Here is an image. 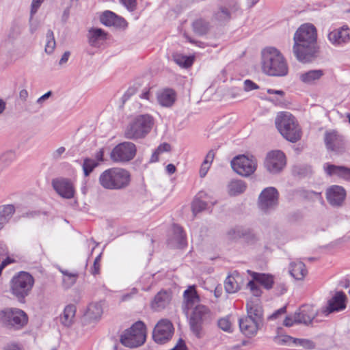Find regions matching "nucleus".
I'll use <instances>...</instances> for the list:
<instances>
[{
    "label": "nucleus",
    "mask_w": 350,
    "mask_h": 350,
    "mask_svg": "<svg viewBox=\"0 0 350 350\" xmlns=\"http://www.w3.org/2000/svg\"><path fill=\"white\" fill-rule=\"evenodd\" d=\"M286 165V157L280 150H273L267 153L264 165L271 174H278Z\"/></svg>",
    "instance_id": "obj_15"
},
{
    "label": "nucleus",
    "mask_w": 350,
    "mask_h": 350,
    "mask_svg": "<svg viewBox=\"0 0 350 350\" xmlns=\"http://www.w3.org/2000/svg\"><path fill=\"white\" fill-rule=\"evenodd\" d=\"M218 327L224 332L231 333L233 329L232 328V323L228 317H224L218 320Z\"/></svg>",
    "instance_id": "obj_47"
},
{
    "label": "nucleus",
    "mask_w": 350,
    "mask_h": 350,
    "mask_svg": "<svg viewBox=\"0 0 350 350\" xmlns=\"http://www.w3.org/2000/svg\"><path fill=\"white\" fill-rule=\"evenodd\" d=\"M98 165V163L94 159L85 158L83 159L82 168L85 176H88Z\"/></svg>",
    "instance_id": "obj_41"
},
{
    "label": "nucleus",
    "mask_w": 350,
    "mask_h": 350,
    "mask_svg": "<svg viewBox=\"0 0 350 350\" xmlns=\"http://www.w3.org/2000/svg\"><path fill=\"white\" fill-rule=\"evenodd\" d=\"M247 286L250 289L252 293L254 296L258 297L262 294V291L259 286L256 283L255 281L252 279V280L250 281L247 283Z\"/></svg>",
    "instance_id": "obj_48"
},
{
    "label": "nucleus",
    "mask_w": 350,
    "mask_h": 350,
    "mask_svg": "<svg viewBox=\"0 0 350 350\" xmlns=\"http://www.w3.org/2000/svg\"><path fill=\"white\" fill-rule=\"evenodd\" d=\"M214 157H215V152L213 150H211L207 153L203 163L210 165L211 164V163L213 162Z\"/></svg>",
    "instance_id": "obj_57"
},
{
    "label": "nucleus",
    "mask_w": 350,
    "mask_h": 350,
    "mask_svg": "<svg viewBox=\"0 0 350 350\" xmlns=\"http://www.w3.org/2000/svg\"><path fill=\"white\" fill-rule=\"evenodd\" d=\"M61 272L64 275L63 282L66 284L68 287L72 286L76 282L78 273H70L68 270H61Z\"/></svg>",
    "instance_id": "obj_44"
},
{
    "label": "nucleus",
    "mask_w": 350,
    "mask_h": 350,
    "mask_svg": "<svg viewBox=\"0 0 350 350\" xmlns=\"http://www.w3.org/2000/svg\"><path fill=\"white\" fill-rule=\"evenodd\" d=\"M199 198H196L192 202L191 208L192 211L194 215H196L198 213H200L207 208V203L201 200L200 198H202L205 193L203 192H200L198 193Z\"/></svg>",
    "instance_id": "obj_39"
},
{
    "label": "nucleus",
    "mask_w": 350,
    "mask_h": 350,
    "mask_svg": "<svg viewBox=\"0 0 350 350\" xmlns=\"http://www.w3.org/2000/svg\"><path fill=\"white\" fill-rule=\"evenodd\" d=\"M87 36L90 45L93 47H99L107 39V33L100 28H90Z\"/></svg>",
    "instance_id": "obj_23"
},
{
    "label": "nucleus",
    "mask_w": 350,
    "mask_h": 350,
    "mask_svg": "<svg viewBox=\"0 0 350 350\" xmlns=\"http://www.w3.org/2000/svg\"><path fill=\"white\" fill-rule=\"evenodd\" d=\"M279 201V193L273 187L264 189L260 193L258 199V206L260 210L265 213L274 211Z\"/></svg>",
    "instance_id": "obj_12"
},
{
    "label": "nucleus",
    "mask_w": 350,
    "mask_h": 350,
    "mask_svg": "<svg viewBox=\"0 0 350 350\" xmlns=\"http://www.w3.org/2000/svg\"><path fill=\"white\" fill-rule=\"evenodd\" d=\"M258 85L251 80L247 79L244 81V90L246 92L258 90Z\"/></svg>",
    "instance_id": "obj_53"
},
{
    "label": "nucleus",
    "mask_w": 350,
    "mask_h": 350,
    "mask_svg": "<svg viewBox=\"0 0 350 350\" xmlns=\"http://www.w3.org/2000/svg\"><path fill=\"white\" fill-rule=\"evenodd\" d=\"M193 29L198 35H204L209 29V23L202 18L195 21L192 24Z\"/></svg>",
    "instance_id": "obj_38"
},
{
    "label": "nucleus",
    "mask_w": 350,
    "mask_h": 350,
    "mask_svg": "<svg viewBox=\"0 0 350 350\" xmlns=\"http://www.w3.org/2000/svg\"><path fill=\"white\" fill-rule=\"evenodd\" d=\"M295 338H293L290 336H287V335H285V336H277V337H275V341L279 344H286V343H290V342H293V339H295Z\"/></svg>",
    "instance_id": "obj_52"
},
{
    "label": "nucleus",
    "mask_w": 350,
    "mask_h": 350,
    "mask_svg": "<svg viewBox=\"0 0 350 350\" xmlns=\"http://www.w3.org/2000/svg\"><path fill=\"white\" fill-rule=\"evenodd\" d=\"M317 40V29L313 25L304 24L297 29L293 52L299 62L308 63L317 58L319 52Z\"/></svg>",
    "instance_id": "obj_1"
},
{
    "label": "nucleus",
    "mask_w": 350,
    "mask_h": 350,
    "mask_svg": "<svg viewBox=\"0 0 350 350\" xmlns=\"http://www.w3.org/2000/svg\"><path fill=\"white\" fill-rule=\"evenodd\" d=\"M70 55V53L69 51L64 52V53L62 55V58L60 59V60L59 62V64L63 65V64H66L68 60Z\"/></svg>",
    "instance_id": "obj_62"
},
{
    "label": "nucleus",
    "mask_w": 350,
    "mask_h": 350,
    "mask_svg": "<svg viewBox=\"0 0 350 350\" xmlns=\"http://www.w3.org/2000/svg\"><path fill=\"white\" fill-rule=\"evenodd\" d=\"M324 170L329 176H337L346 180L350 181V168L326 163L324 165Z\"/></svg>",
    "instance_id": "obj_25"
},
{
    "label": "nucleus",
    "mask_w": 350,
    "mask_h": 350,
    "mask_svg": "<svg viewBox=\"0 0 350 350\" xmlns=\"http://www.w3.org/2000/svg\"><path fill=\"white\" fill-rule=\"evenodd\" d=\"M317 312L313 306L310 305H304L294 314V321L296 323H303L308 325L315 318Z\"/></svg>",
    "instance_id": "obj_20"
},
{
    "label": "nucleus",
    "mask_w": 350,
    "mask_h": 350,
    "mask_svg": "<svg viewBox=\"0 0 350 350\" xmlns=\"http://www.w3.org/2000/svg\"><path fill=\"white\" fill-rule=\"evenodd\" d=\"M275 291H276V293L278 295H283L287 291L286 284L283 282L278 283L275 286Z\"/></svg>",
    "instance_id": "obj_56"
},
{
    "label": "nucleus",
    "mask_w": 350,
    "mask_h": 350,
    "mask_svg": "<svg viewBox=\"0 0 350 350\" xmlns=\"http://www.w3.org/2000/svg\"><path fill=\"white\" fill-rule=\"evenodd\" d=\"M349 29L343 26L339 29H334L328 34V40L334 45L346 44L350 40Z\"/></svg>",
    "instance_id": "obj_22"
},
{
    "label": "nucleus",
    "mask_w": 350,
    "mask_h": 350,
    "mask_svg": "<svg viewBox=\"0 0 350 350\" xmlns=\"http://www.w3.org/2000/svg\"><path fill=\"white\" fill-rule=\"evenodd\" d=\"M54 190L62 198L71 199L74 197L75 190L70 180L65 178H55L52 180Z\"/></svg>",
    "instance_id": "obj_17"
},
{
    "label": "nucleus",
    "mask_w": 350,
    "mask_h": 350,
    "mask_svg": "<svg viewBox=\"0 0 350 350\" xmlns=\"http://www.w3.org/2000/svg\"><path fill=\"white\" fill-rule=\"evenodd\" d=\"M252 279L256 282L262 285L265 289L270 290L274 284V278L271 274L262 273L248 271Z\"/></svg>",
    "instance_id": "obj_29"
},
{
    "label": "nucleus",
    "mask_w": 350,
    "mask_h": 350,
    "mask_svg": "<svg viewBox=\"0 0 350 350\" xmlns=\"http://www.w3.org/2000/svg\"><path fill=\"white\" fill-rule=\"evenodd\" d=\"M146 338V327L141 321L135 322L129 329H127L121 335V343L129 348L137 347L142 345Z\"/></svg>",
    "instance_id": "obj_8"
},
{
    "label": "nucleus",
    "mask_w": 350,
    "mask_h": 350,
    "mask_svg": "<svg viewBox=\"0 0 350 350\" xmlns=\"http://www.w3.org/2000/svg\"><path fill=\"white\" fill-rule=\"evenodd\" d=\"M294 323H296L295 321H294V317H291L290 316H287L284 321V325H285L286 327H291Z\"/></svg>",
    "instance_id": "obj_61"
},
{
    "label": "nucleus",
    "mask_w": 350,
    "mask_h": 350,
    "mask_svg": "<svg viewBox=\"0 0 350 350\" xmlns=\"http://www.w3.org/2000/svg\"><path fill=\"white\" fill-rule=\"evenodd\" d=\"M137 152L136 146L130 142L116 145L111 152V159L116 163H125L132 160Z\"/></svg>",
    "instance_id": "obj_13"
},
{
    "label": "nucleus",
    "mask_w": 350,
    "mask_h": 350,
    "mask_svg": "<svg viewBox=\"0 0 350 350\" xmlns=\"http://www.w3.org/2000/svg\"><path fill=\"white\" fill-rule=\"evenodd\" d=\"M241 238L244 239L248 243H253L257 240L256 234L253 230L249 228L242 227L241 230Z\"/></svg>",
    "instance_id": "obj_46"
},
{
    "label": "nucleus",
    "mask_w": 350,
    "mask_h": 350,
    "mask_svg": "<svg viewBox=\"0 0 350 350\" xmlns=\"http://www.w3.org/2000/svg\"><path fill=\"white\" fill-rule=\"evenodd\" d=\"M171 294L167 291H161L155 296L152 301L151 306L155 310L164 309L170 302Z\"/></svg>",
    "instance_id": "obj_27"
},
{
    "label": "nucleus",
    "mask_w": 350,
    "mask_h": 350,
    "mask_svg": "<svg viewBox=\"0 0 350 350\" xmlns=\"http://www.w3.org/2000/svg\"><path fill=\"white\" fill-rule=\"evenodd\" d=\"M346 301L345 294L342 291H338L327 301V306L321 308V312L328 316L333 312L342 311L346 308Z\"/></svg>",
    "instance_id": "obj_16"
},
{
    "label": "nucleus",
    "mask_w": 350,
    "mask_h": 350,
    "mask_svg": "<svg viewBox=\"0 0 350 350\" xmlns=\"http://www.w3.org/2000/svg\"><path fill=\"white\" fill-rule=\"evenodd\" d=\"M212 321L211 311L207 306L202 304H198L194 307L188 317L190 331L198 339L204 337L206 327Z\"/></svg>",
    "instance_id": "obj_5"
},
{
    "label": "nucleus",
    "mask_w": 350,
    "mask_h": 350,
    "mask_svg": "<svg viewBox=\"0 0 350 350\" xmlns=\"http://www.w3.org/2000/svg\"><path fill=\"white\" fill-rule=\"evenodd\" d=\"M177 94L172 88H163L157 93L158 103L164 107H171L176 100Z\"/></svg>",
    "instance_id": "obj_21"
},
{
    "label": "nucleus",
    "mask_w": 350,
    "mask_h": 350,
    "mask_svg": "<svg viewBox=\"0 0 350 350\" xmlns=\"http://www.w3.org/2000/svg\"><path fill=\"white\" fill-rule=\"evenodd\" d=\"M241 226H237L234 228L230 229L228 232L227 235L228 238L232 240L241 238Z\"/></svg>",
    "instance_id": "obj_49"
},
{
    "label": "nucleus",
    "mask_w": 350,
    "mask_h": 350,
    "mask_svg": "<svg viewBox=\"0 0 350 350\" xmlns=\"http://www.w3.org/2000/svg\"><path fill=\"white\" fill-rule=\"evenodd\" d=\"M16 212L12 204L0 205V231L10 221Z\"/></svg>",
    "instance_id": "obj_26"
},
{
    "label": "nucleus",
    "mask_w": 350,
    "mask_h": 350,
    "mask_svg": "<svg viewBox=\"0 0 350 350\" xmlns=\"http://www.w3.org/2000/svg\"><path fill=\"white\" fill-rule=\"evenodd\" d=\"M0 320L5 327L18 329L27 324L28 318L21 309L8 308L0 312Z\"/></svg>",
    "instance_id": "obj_9"
},
{
    "label": "nucleus",
    "mask_w": 350,
    "mask_h": 350,
    "mask_svg": "<svg viewBox=\"0 0 350 350\" xmlns=\"http://www.w3.org/2000/svg\"><path fill=\"white\" fill-rule=\"evenodd\" d=\"M346 197L345 189L338 185H332L327 189L326 198L327 202L332 206L338 207L342 206Z\"/></svg>",
    "instance_id": "obj_18"
},
{
    "label": "nucleus",
    "mask_w": 350,
    "mask_h": 350,
    "mask_svg": "<svg viewBox=\"0 0 350 350\" xmlns=\"http://www.w3.org/2000/svg\"><path fill=\"white\" fill-rule=\"evenodd\" d=\"M16 154L14 150H9L0 154V173L11 165L16 159Z\"/></svg>",
    "instance_id": "obj_35"
},
{
    "label": "nucleus",
    "mask_w": 350,
    "mask_h": 350,
    "mask_svg": "<svg viewBox=\"0 0 350 350\" xmlns=\"http://www.w3.org/2000/svg\"><path fill=\"white\" fill-rule=\"evenodd\" d=\"M19 97L23 101H25L28 97V92L23 89L19 92Z\"/></svg>",
    "instance_id": "obj_64"
},
{
    "label": "nucleus",
    "mask_w": 350,
    "mask_h": 350,
    "mask_svg": "<svg viewBox=\"0 0 350 350\" xmlns=\"http://www.w3.org/2000/svg\"><path fill=\"white\" fill-rule=\"evenodd\" d=\"M289 273L295 280H301L307 274V269L302 262H292L290 263Z\"/></svg>",
    "instance_id": "obj_31"
},
{
    "label": "nucleus",
    "mask_w": 350,
    "mask_h": 350,
    "mask_svg": "<svg viewBox=\"0 0 350 350\" xmlns=\"http://www.w3.org/2000/svg\"><path fill=\"white\" fill-rule=\"evenodd\" d=\"M323 75L324 71L323 70H310L300 74L299 79L304 83L312 85L318 81Z\"/></svg>",
    "instance_id": "obj_30"
},
{
    "label": "nucleus",
    "mask_w": 350,
    "mask_h": 350,
    "mask_svg": "<svg viewBox=\"0 0 350 350\" xmlns=\"http://www.w3.org/2000/svg\"><path fill=\"white\" fill-rule=\"evenodd\" d=\"M281 135L291 142H296L301 136V129L295 118L288 112L280 113L275 120Z\"/></svg>",
    "instance_id": "obj_7"
},
{
    "label": "nucleus",
    "mask_w": 350,
    "mask_h": 350,
    "mask_svg": "<svg viewBox=\"0 0 350 350\" xmlns=\"http://www.w3.org/2000/svg\"><path fill=\"white\" fill-rule=\"evenodd\" d=\"M293 344L307 350L314 349L316 347V344L312 340L306 338H295Z\"/></svg>",
    "instance_id": "obj_43"
},
{
    "label": "nucleus",
    "mask_w": 350,
    "mask_h": 350,
    "mask_svg": "<svg viewBox=\"0 0 350 350\" xmlns=\"http://www.w3.org/2000/svg\"><path fill=\"white\" fill-rule=\"evenodd\" d=\"M174 239L179 247L186 245V237L182 227L177 224L173 225Z\"/></svg>",
    "instance_id": "obj_37"
},
{
    "label": "nucleus",
    "mask_w": 350,
    "mask_h": 350,
    "mask_svg": "<svg viewBox=\"0 0 350 350\" xmlns=\"http://www.w3.org/2000/svg\"><path fill=\"white\" fill-rule=\"evenodd\" d=\"M228 189L230 196H235L243 193L246 190L247 184L242 180L234 179L229 183Z\"/></svg>",
    "instance_id": "obj_33"
},
{
    "label": "nucleus",
    "mask_w": 350,
    "mask_h": 350,
    "mask_svg": "<svg viewBox=\"0 0 350 350\" xmlns=\"http://www.w3.org/2000/svg\"><path fill=\"white\" fill-rule=\"evenodd\" d=\"M76 307L75 305L70 304L65 307L63 314L60 317L61 323L66 326H70L75 317Z\"/></svg>",
    "instance_id": "obj_32"
},
{
    "label": "nucleus",
    "mask_w": 350,
    "mask_h": 350,
    "mask_svg": "<svg viewBox=\"0 0 350 350\" xmlns=\"http://www.w3.org/2000/svg\"><path fill=\"white\" fill-rule=\"evenodd\" d=\"M3 350H21V348L18 345L12 343L5 346Z\"/></svg>",
    "instance_id": "obj_63"
},
{
    "label": "nucleus",
    "mask_w": 350,
    "mask_h": 350,
    "mask_svg": "<svg viewBox=\"0 0 350 350\" xmlns=\"http://www.w3.org/2000/svg\"><path fill=\"white\" fill-rule=\"evenodd\" d=\"M34 279L27 272L21 271L12 280V292L18 299H24L31 291Z\"/></svg>",
    "instance_id": "obj_10"
},
{
    "label": "nucleus",
    "mask_w": 350,
    "mask_h": 350,
    "mask_svg": "<svg viewBox=\"0 0 350 350\" xmlns=\"http://www.w3.org/2000/svg\"><path fill=\"white\" fill-rule=\"evenodd\" d=\"M120 1L130 12H133L136 9V0H120Z\"/></svg>",
    "instance_id": "obj_50"
},
{
    "label": "nucleus",
    "mask_w": 350,
    "mask_h": 350,
    "mask_svg": "<svg viewBox=\"0 0 350 350\" xmlns=\"http://www.w3.org/2000/svg\"><path fill=\"white\" fill-rule=\"evenodd\" d=\"M247 315L239 319L241 332L247 338L255 336L264 325L262 306L258 299H251L246 304Z\"/></svg>",
    "instance_id": "obj_2"
},
{
    "label": "nucleus",
    "mask_w": 350,
    "mask_h": 350,
    "mask_svg": "<svg viewBox=\"0 0 350 350\" xmlns=\"http://www.w3.org/2000/svg\"><path fill=\"white\" fill-rule=\"evenodd\" d=\"M130 172L121 167H111L103 172L98 178L99 184L105 189L121 190L131 183Z\"/></svg>",
    "instance_id": "obj_4"
},
{
    "label": "nucleus",
    "mask_w": 350,
    "mask_h": 350,
    "mask_svg": "<svg viewBox=\"0 0 350 350\" xmlns=\"http://www.w3.org/2000/svg\"><path fill=\"white\" fill-rule=\"evenodd\" d=\"M102 314L101 305L99 303H92L88 306L85 316L89 320H97L101 317Z\"/></svg>",
    "instance_id": "obj_34"
},
{
    "label": "nucleus",
    "mask_w": 350,
    "mask_h": 350,
    "mask_svg": "<svg viewBox=\"0 0 350 350\" xmlns=\"http://www.w3.org/2000/svg\"><path fill=\"white\" fill-rule=\"evenodd\" d=\"M241 277L237 272L228 275L224 281V288L228 293H235L241 289Z\"/></svg>",
    "instance_id": "obj_28"
},
{
    "label": "nucleus",
    "mask_w": 350,
    "mask_h": 350,
    "mask_svg": "<svg viewBox=\"0 0 350 350\" xmlns=\"http://www.w3.org/2000/svg\"><path fill=\"white\" fill-rule=\"evenodd\" d=\"M231 18V14L228 8L221 6L213 14V18L218 22H227Z\"/></svg>",
    "instance_id": "obj_40"
},
{
    "label": "nucleus",
    "mask_w": 350,
    "mask_h": 350,
    "mask_svg": "<svg viewBox=\"0 0 350 350\" xmlns=\"http://www.w3.org/2000/svg\"><path fill=\"white\" fill-rule=\"evenodd\" d=\"M156 150L161 154L164 152L170 151L171 150V146L167 143H163L160 144Z\"/></svg>",
    "instance_id": "obj_59"
},
{
    "label": "nucleus",
    "mask_w": 350,
    "mask_h": 350,
    "mask_svg": "<svg viewBox=\"0 0 350 350\" xmlns=\"http://www.w3.org/2000/svg\"><path fill=\"white\" fill-rule=\"evenodd\" d=\"M174 327L167 319L160 320L155 325L152 332V338L158 344H165L172 337Z\"/></svg>",
    "instance_id": "obj_14"
},
{
    "label": "nucleus",
    "mask_w": 350,
    "mask_h": 350,
    "mask_svg": "<svg viewBox=\"0 0 350 350\" xmlns=\"http://www.w3.org/2000/svg\"><path fill=\"white\" fill-rule=\"evenodd\" d=\"M172 59L180 67L185 68L191 66L194 60L192 56H187L178 53L172 54Z\"/></svg>",
    "instance_id": "obj_36"
},
{
    "label": "nucleus",
    "mask_w": 350,
    "mask_h": 350,
    "mask_svg": "<svg viewBox=\"0 0 350 350\" xmlns=\"http://www.w3.org/2000/svg\"><path fill=\"white\" fill-rule=\"evenodd\" d=\"M344 137L336 131H327L325 134V143L327 149L336 150L343 145Z\"/></svg>",
    "instance_id": "obj_24"
},
{
    "label": "nucleus",
    "mask_w": 350,
    "mask_h": 350,
    "mask_svg": "<svg viewBox=\"0 0 350 350\" xmlns=\"http://www.w3.org/2000/svg\"><path fill=\"white\" fill-rule=\"evenodd\" d=\"M44 0H33L31 3V17L37 12Z\"/></svg>",
    "instance_id": "obj_55"
},
{
    "label": "nucleus",
    "mask_w": 350,
    "mask_h": 350,
    "mask_svg": "<svg viewBox=\"0 0 350 350\" xmlns=\"http://www.w3.org/2000/svg\"><path fill=\"white\" fill-rule=\"evenodd\" d=\"M286 312V307L284 306L281 308L275 311L272 314H271L269 317V320H274L276 319L279 316L284 314Z\"/></svg>",
    "instance_id": "obj_54"
},
{
    "label": "nucleus",
    "mask_w": 350,
    "mask_h": 350,
    "mask_svg": "<svg viewBox=\"0 0 350 350\" xmlns=\"http://www.w3.org/2000/svg\"><path fill=\"white\" fill-rule=\"evenodd\" d=\"M230 165L237 174L248 177L256 170L257 160L252 155L240 154L233 158Z\"/></svg>",
    "instance_id": "obj_11"
},
{
    "label": "nucleus",
    "mask_w": 350,
    "mask_h": 350,
    "mask_svg": "<svg viewBox=\"0 0 350 350\" xmlns=\"http://www.w3.org/2000/svg\"><path fill=\"white\" fill-rule=\"evenodd\" d=\"M262 70L269 76L284 77L288 72L287 62L281 52L274 47L262 51Z\"/></svg>",
    "instance_id": "obj_3"
},
{
    "label": "nucleus",
    "mask_w": 350,
    "mask_h": 350,
    "mask_svg": "<svg viewBox=\"0 0 350 350\" xmlns=\"http://www.w3.org/2000/svg\"><path fill=\"white\" fill-rule=\"evenodd\" d=\"M101 258V254L98 255L94 259V264L91 268V273L93 275H97L100 272V262Z\"/></svg>",
    "instance_id": "obj_51"
},
{
    "label": "nucleus",
    "mask_w": 350,
    "mask_h": 350,
    "mask_svg": "<svg viewBox=\"0 0 350 350\" xmlns=\"http://www.w3.org/2000/svg\"><path fill=\"white\" fill-rule=\"evenodd\" d=\"M66 148L63 146L58 148L52 153V157L54 159H58L61 157L62 154L64 153Z\"/></svg>",
    "instance_id": "obj_58"
},
{
    "label": "nucleus",
    "mask_w": 350,
    "mask_h": 350,
    "mask_svg": "<svg viewBox=\"0 0 350 350\" xmlns=\"http://www.w3.org/2000/svg\"><path fill=\"white\" fill-rule=\"evenodd\" d=\"M55 47V40L54 38L53 32L52 30H48L46 33V44L45 46V51L50 54L53 53Z\"/></svg>",
    "instance_id": "obj_45"
},
{
    "label": "nucleus",
    "mask_w": 350,
    "mask_h": 350,
    "mask_svg": "<svg viewBox=\"0 0 350 350\" xmlns=\"http://www.w3.org/2000/svg\"><path fill=\"white\" fill-rule=\"evenodd\" d=\"M100 21L107 27L116 28H124L127 25L126 21L122 17L109 10L104 11L100 15Z\"/></svg>",
    "instance_id": "obj_19"
},
{
    "label": "nucleus",
    "mask_w": 350,
    "mask_h": 350,
    "mask_svg": "<svg viewBox=\"0 0 350 350\" xmlns=\"http://www.w3.org/2000/svg\"><path fill=\"white\" fill-rule=\"evenodd\" d=\"M184 297L187 304H193L199 301V297L193 287H189L184 292Z\"/></svg>",
    "instance_id": "obj_42"
},
{
    "label": "nucleus",
    "mask_w": 350,
    "mask_h": 350,
    "mask_svg": "<svg viewBox=\"0 0 350 350\" xmlns=\"http://www.w3.org/2000/svg\"><path fill=\"white\" fill-rule=\"evenodd\" d=\"M154 124V118L150 115H139L126 126L124 136L128 139H143L150 132Z\"/></svg>",
    "instance_id": "obj_6"
},
{
    "label": "nucleus",
    "mask_w": 350,
    "mask_h": 350,
    "mask_svg": "<svg viewBox=\"0 0 350 350\" xmlns=\"http://www.w3.org/2000/svg\"><path fill=\"white\" fill-rule=\"evenodd\" d=\"M209 167H210L209 165L202 163L200 170V177L203 178L206 175Z\"/></svg>",
    "instance_id": "obj_60"
}]
</instances>
